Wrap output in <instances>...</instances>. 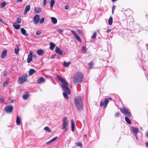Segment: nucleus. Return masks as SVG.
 I'll use <instances>...</instances> for the list:
<instances>
[{
	"instance_id": "nucleus-12",
	"label": "nucleus",
	"mask_w": 148,
	"mask_h": 148,
	"mask_svg": "<svg viewBox=\"0 0 148 148\" xmlns=\"http://www.w3.org/2000/svg\"><path fill=\"white\" fill-rule=\"evenodd\" d=\"M55 52L58 54L60 55H63V52L58 47H56L55 49Z\"/></svg>"
},
{
	"instance_id": "nucleus-64",
	"label": "nucleus",
	"mask_w": 148,
	"mask_h": 148,
	"mask_svg": "<svg viewBox=\"0 0 148 148\" xmlns=\"http://www.w3.org/2000/svg\"><path fill=\"white\" fill-rule=\"evenodd\" d=\"M13 100H12L11 101V103H13Z\"/></svg>"
},
{
	"instance_id": "nucleus-48",
	"label": "nucleus",
	"mask_w": 148,
	"mask_h": 148,
	"mask_svg": "<svg viewBox=\"0 0 148 148\" xmlns=\"http://www.w3.org/2000/svg\"><path fill=\"white\" fill-rule=\"evenodd\" d=\"M3 74H4V76H6L7 75V74H8L7 71H4Z\"/></svg>"
},
{
	"instance_id": "nucleus-38",
	"label": "nucleus",
	"mask_w": 148,
	"mask_h": 148,
	"mask_svg": "<svg viewBox=\"0 0 148 148\" xmlns=\"http://www.w3.org/2000/svg\"><path fill=\"white\" fill-rule=\"evenodd\" d=\"M75 37L80 42L81 41V38L77 34Z\"/></svg>"
},
{
	"instance_id": "nucleus-14",
	"label": "nucleus",
	"mask_w": 148,
	"mask_h": 148,
	"mask_svg": "<svg viewBox=\"0 0 148 148\" xmlns=\"http://www.w3.org/2000/svg\"><path fill=\"white\" fill-rule=\"evenodd\" d=\"M131 129L134 134L137 135L138 132V128L136 127H132Z\"/></svg>"
},
{
	"instance_id": "nucleus-42",
	"label": "nucleus",
	"mask_w": 148,
	"mask_h": 148,
	"mask_svg": "<svg viewBox=\"0 0 148 148\" xmlns=\"http://www.w3.org/2000/svg\"><path fill=\"white\" fill-rule=\"evenodd\" d=\"M89 65L90 67V68H91L92 67V66L93 65V64L92 63V62H91L89 63Z\"/></svg>"
},
{
	"instance_id": "nucleus-24",
	"label": "nucleus",
	"mask_w": 148,
	"mask_h": 148,
	"mask_svg": "<svg viewBox=\"0 0 148 148\" xmlns=\"http://www.w3.org/2000/svg\"><path fill=\"white\" fill-rule=\"evenodd\" d=\"M58 138V137H54L53 138H52V139H51V140H50L49 141L47 142V144H49L52 142H53L54 141H55L57 138Z\"/></svg>"
},
{
	"instance_id": "nucleus-7",
	"label": "nucleus",
	"mask_w": 148,
	"mask_h": 148,
	"mask_svg": "<svg viewBox=\"0 0 148 148\" xmlns=\"http://www.w3.org/2000/svg\"><path fill=\"white\" fill-rule=\"evenodd\" d=\"M121 111L125 115H126L129 117H130L131 116V114L129 111L125 108H122L120 109Z\"/></svg>"
},
{
	"instance_id": "nucleus-25",
	"label": "nucleus",
	"mask_w": 148,
	"mask_h": 148,
	"mask_svg": "<svg viewBox=\"0 0 148 148\" xmlns=\"http://www.w3.org/2000/svg\"><path fill=\"white\" fill-rule=\"evenodd\" d=\"M51 20L53 24H56L57 23V19L54 17H51Z\"/></svg>"
},
{
	"instance_id": "nucleus-15",
	"label": "nucleus",
	"mask_w": 148,
	"mask_h": 148,
	"mask_svg": "<svg viewBox=\"0 0 148 148\" xmlns=\"http://www.w3.org/2000/svg\"><path fill=\"white\" fill-rule=\"evenodd\" d=\"M45 81V79L43 77H40L37 80V83L38 84H40L41 83H43Z\"/></svg>"
},
{
	"instance_id": "nucleus-31",
	"label": "nucleus",
	"mask_w": 148,
	"mask_h": 148,
	"mask_svg": "<svg viewBox=\"0 0 148 148\" xmlns=\"http://www.w3.org/2000/svg\"><path fill=\"white\" fill-rule=\"evenodd\" d=\"M113 22V19L112 17H110L108 20V22L109 25H111L112 24Z\"/></svg>"
},
{
	"instance_id": "nucleus-19",
	"label": "nucleus",
	"mask_w": 148,
	"mask_h": 148,
	"mask_svg": "<svg viewBox=\"0 0 148 148\" xmlns=\"http://www.w3.org/2000/svg\"><path fill=\"white\" fill-rule=\"evenodd\" d=\"M7 53V51L6 50H4L2 52L1 54V58H4L6 56Z\"/></svg>"
},
{
	"instance_id": "nucleus-6",
	"label": "nucleus",
	"mask_w": 148,
	"mask_h": 148,
	"mask_svg": "<svg viewBox=\"0 0 148 148\" xmlns=\"http://www.w3.org/2000/svg\"><path fill=\"white\" fill-rule=\"evenodd\" d=\"M27 76V74H24L22 77H19L18 80V82L20 84H23L24 82H26Z\"/></svg>"
},
{
	"instance_id": "nucleus-53",
	"label": "nucleus",
	"mask_w": 148,
	"mask_h": 148,
	"mask_svg": "<svg viewBox=\"0 0 148 148\" xmlns=\"http://www.w3.org/2000/svg\"><path fill=\"white\" fill-rule=\"evenodd\" d=\"M82 48L83 50L84 51H86V48L84 46H83Z\"/></svg>"
},
{
	"instance_id": "nucleus-59",
	"label": "nucleus",
	"mask_w": 148,
	"mask_h": 148,
	"mask_svg": "<svg viewBox=\"0 0 148 148\" xmlns=\"http://www.w3.org/2000/svg\"><path fill=\"white\" fill-rule=\"evenodd\" d=\"M0 22L2 23L3 22V21L2 19L0 18Z\"/></svg>"
},
{
	"instance_id": "nucleus-23",
	"label": "nucleus",
	"mask_w": 148,
	"mask_h": 148,
	"mask_svg": "<svg viewBox=\"0 0 148 148\" xmlns=\"http://www.w3.org/2000/svg\"><path fill=\"white\" fill-rule=\"evenodd\" d=\"M71 130L73 132L74 130V123L73 120H71Z\"/></svg>"
},
{
	"instance_id": "nucleus-62",
	"label": "nucleus",
	"mask_w": 148,
	"mask_h": 148,
	"mask_svg": "<svg viewBox=\"0 0 148 148\" xmlns=\"http://www.w3.org/2000/svg\"><path fill=\"white\" fill-rule=\"evenodd\" d=\"M117 0H112V2H114L115 1H116Z\"/></svg>"
},
{
	"instance_id": "nucleus-54",
	"label": "nucleus",
	"mask_w": 148,
	"mask_h": 148,
	"mask_svg": "<svg viewBox=\"0 0 148 148\" xmlns=\"http://www.w3.org/2000/svg\"><path fill=\"white\" fill-rule=\"evenodd\" d=\"M32 57H33L34 58L36 59V56L35 54H32Z\"/></svg>"
},
{
	"instance_id": "nucleus-5",
	"label": "nucleus",
	"mask_w": 148,
	"mask_h": 148,
	"mask_svg": "<svg viewBox=\"0 0 148 148\" xmlns=\"http://www.w3.org/2000/svg\"><path fill=\"white\" fill-rule=\"evenodd\" d=\"M65 89L63 90L64 92H63V95L64 97L66 99H68L69 98L67 96V94H70L71 93V90L68 87H65Z\"/></svg>"
},
{
	"instance_id": "nucleus-45",
	"label": "nucleus",
	"mask_w": 148,
	"mask_h": 148,
	"mask_svg": "<svg viewBox=\"0 0 148 148\" xmlns=\"http://www.w3.org/2000/svg\"><path fill=\"white\" fill-rule=\"evenodd\" d=\"M36 34L37 35H40L41 34V32L40 31H37L36 32Z\"/></svg>"
},
{
	"instance_id": "nucleus-16",
	"label": "nucleus",
	"mask_w": 148,
	"mask_h": 148,
	"mask_svg": "<svg viewBox=\"0 0 148 148\" xmlns=\"http://www.w3.org/2000/svg\"><path fill=\"white\" fill-rule=\"evenodd\" d=\"M42 8L40 7H36L34 8V11L36 13H39L41 12Z\"/></svg>"
},
{
	"instance_id": "nucleus-29",
	"label": "nucleus",
	"mask_w": 148,
	"mask_h": 148,
	"mask_svg": "<svg viewBox=\"0 0 148 148\" xmlns=\"http://www.w3.org/2000/svg\"><path fill=\"white\" fill-rule=\"evenodd\" d=\"M16 123L18 125H20L21 123L20 118L18 116L16 117Z\"/></svg>"
},
{
	"instance_id": "nucleus-47",
	"label": "nucleus",
	"mask_w": 148,
	"mask_h": 148,
	"mask_svg": "<svg viewBox=\"0 0 148 148\" xmlns=\"http://www.w3.org/2000/svg\"><path fill=\"white\" fill-rule=\"evenodd\" d=\"M4 99L3 98H0V102H1L3 103L4 102Z\"/></svg>"
},
{
	"instance_id": "nucleus-37",
	"label": "nucleus",
	"mask_w": 148,
	"mask_h": 148,
	"mask_svg": "<svg viewBox=\"0 0 148 148\" xmlns=\"http://www.w3.org/2000/svg\"><path fill=\"white\" fill-rule=\"evenodd\" d=\"M97 35V32H94V34H93L92 36H91V38L92 39H94L95 38Z\"/></svg>"
},
{
	"instance_id": "nucleus-52",
	"label": "nucleus",
	"mask_w": 148,
	"mask_h": 148,
	"mask_svg": "<svg viewBox=\"0 0 148 148\" xmlns=\"http://www.w3.org/2000/svg\"><path fill=\"white\" fill-rule=\"evenodd\" d=\"M77 31L79 33H80L81 34H82L83 33L80 30L78 29Z\"/></svg>"
},
{
	"instance_id": "nucleus-32",
	"label": "nucleus",
	"mask_w": 148,
	"mask_h": 148,
	"mask_svg": "<svg viewBox=\"0 0 148 148\" xmlns=\"http://www.w3.org/2000/svg\"><path fill=\"white\" fill-rule=\"evenodd\" d=\"M29 97V95L27 94H25L23 96V97L24 99H28Z\"/></svg>"
},
{
	"instance_id": "nucleus-60",
	"label": "nucleus",
	"mask_w": 148,
	"mask_h": 148,
	"mask_svg": "<svg viewBox=\"0 0 148 148\" xmlns=\"http://www.w3.org/2000/svg\"><path fill=\"white\" fill-rule=\"evenodd\" d=\"M114 10H113V9H112V14H113Z\"/></svg>"
},
{
	"instance_id": "nucleus-21",
	"label": "nucleus",
	"mask_w": 148,
	"mask_h": 148,
	"mask_svg": "<svg viewBox=\"0 0 148 148\" xmlns=\"http://www.w3.org/2000/svg\"><path fill=\"white\" fill-rule=\"evenodd\" d=\"M71 63V62H66L64 61L63 63V66L64 67H68L69 66Z\"/></svg>"
},
{
	"instance_id": "nucleus-55",
	"label": "nucleus",
	"mask_w": 148,
	"mask_h": 148,
	"mask_svg": "<svg viewBox=\"0 0 148 148\" xmlns=\"http://www.w3.org/2000/svg\"><path fill=\"white\" fill-rule=\"evenodd\" d=\"M23 1V0H17L16 1V2L17 3L18 2H22Z\"/></svg>"
},
{
	"instance_id": "nucleus-27",
	"label": "nucleus",
	"mask_w": 148,
	"mask_h": 148,
	"mask_svg": "<svg viewBox=\"0 0 148 148\" xmlns=\"http://www.w3.org/2000/svg\"><path fill=\"white\" fill-rule=\"evenodd\" d=\"M125 119L126 122L129 124H131V121L128 117L125 116Z\"/></svg>"
},
{
	"instance_id": "nucleus-17",
	"label": "nucleus",
	"mask_w": 148,
	"mask_h": 148,
	"mask_svg": "<svg viewBox=\"0 0 148 148\" xmlns=\"http://www.w3.org/2000/svg\"><path fill=\"white\" fill-rule=\"evenodd\" d=\"M21 31L22 34L26 36H28V34L26 33V30L24 28H21Z\"/></svg>"
},
{
	"instance_id": "nucleus-3",
	"label": "nucleus",
	"mask_w": 148,
	"mask_h": 148,
	"mask_svg": "<svg viewBox=\"0 0 148 148\" xmlns=\"http://www.w3.org/2000/svg\"><path fill=\"white\" fill-rule=\"evenodd\" d=\"M62 129L64 131H66L69 127V121L66 117H64L62 120Z\"/></svg>"
},
{
	"instance_id": "nucleus-41",
	"label": "nucleus",
	"mask_w": 148,
	"mask_h": 148,
	"mask_svg": "<svg viewBox=\"0 0 148 148\" xmlns=\"http://www.w3.org/2000/svg\"><path fill=\"white\" fill-rule=\"evenodd\" d=\"M8 84V81H6L3 83V86L4 87H5Z\"/></svg>"
},
{
	"instance_id": "nucleus-30",
	"label": "nucleus",
	"mask_w": 148,
	"mask_h": 148,
	"mask_svg": "<svg viewBox=\"0 0 148 148\" xmlns=\"http://www.w3.org/2000/svg\"><path fill=\"white\" fill-rule=\"evenodd\" d=\"M13 26L14 28L15 29H18L20 28V26L18 24H13Z\"/></svg>"
},
{
	"instance_id": "nucleus-63",
	"label": "nucleus",
	"mask_w": 148,
	"mask_h": 148,
	"mask_svg": "<svg viewBox=\"0 0 148 148\" xmlns=\"http://www.w3.org/2000/svg\"><path fill=\"white\" fill-rule=\"evenodd\" d=\"M135 137L137 139H138V138H137V135H135Z\"/></svg>"
},
{
	"instance_id": "nucleus-39",
	"label": "nucleus",
	"mask_w": 148,
	"mask_h": 148,
	"mask_svg": "<svg viewBox=\"0 0 148 148\" xmlns=\"http://www.w3.org/2000/svg\"><path fill=\"white\" fill-rule=\"evenodd\" d=\"M21 20L20 18H17L16 20V22L17 23H21Z\"/></svg>"
},
{
	"instance_id": "nucleus-58",
	"label": "nucleus",
	"mask_w": 148,
	"mask_h": 148,
	"mask_svg": "<svg viewBox=\"0 0 148 148\" xmlns=\"http://www.w3.org/2000/svg\"><path fill=\"white\" fill-rule=\"evenodd\" d=\"M145 145H146V146L147 147H148V142H147L146 143Z\"/></svg>"
},
{
	"instance_id": "nucleus-35",
	"label": "nucleus",
	"mask_w": 148,
	"mask_h": 148,
	"mask_svg": "<svg viewBox=\"0 0 148 148\" xmlns=\"http://www.w3.org/2000/svg\"><path fill=\"white\" fill-rule=\"evenodd\" d=\"M45 18L43 17L40 20H39V22L40 24L42 23L44 21Z\"/></svg>"
},
{
	"instance_id": "nucleus-36",
	"label": "nucleus",
	"mask_w": 148,
	"mask_h": 148,
	"mask_svg": "<svg viewBox=\"0 0 148 148\" xmlns=\"http://www.w3.org/2000/svg\"><path fill=\"white\" fill-rule=\"evenodd\" d=\"M44 130L48 132H50L51 131V130L48 127H45L44 128Z\"/></svg>"
},
{
	"instance_id": "nucleus-49",
	"label": "nucleus",
	"mask_w": 148,
	"mask_h": 148,
	"mask_svg": "<svg viewBox=\"0 0 148 148\" xmlns=\"http://www.w3.org/2000/svg\"><path fill=\"white\" fill-rule=\"evenodd\" d=\"M55 55L53 54V55H51V58L53 59V58H55Z\"/></svg>"
},
{
	"instance_id": "nucleus-13",
	"label": "nucleus",
	"mask_w": 148,
	"mask_h": 148,
	"mask_svg": "<svg viewBox=\"0 0 148 148\" xmlns=\"http://www.w3.org/2000/svg\"><path fill=\"white\" fill-rule=\"evenodd\" d=\"M30 4L27 5L25 7V10L24 11V14L25 15L27 12L30 10Z\"/></svg>"
},
{
	"instance_id": "nucleus-46",
	"label": "nucleus",
	"mask_w": 148,
	"mask_h": 148,
	"mask_svg": "<svg viewBox=\"0 0 148 148\" xmlns=\"http://www.w3.org/2000/svg\"><path fill=\"white\" fill-rule=\"evenodd\" d=\"M69 6L68 5H66L65 6V9L68 10L69 9Z\"/></svg>"
},
{
	"instance_id": "nucleus-4",
	"label": "nucleus",
	"mask_w": 148,
	"mask_h": 148,
	"mask_svg": "<svg viewBox=\"0 0 148 148\" xmlns=\"http://www.w3.org/2000/svg\"><path fill=\"white\" fill-rule=\"evenodd\" d=\"M57 78L62 83L61 86L63 90L66 89L65 87H68V83L66 82L65 80L63 77H61L60 75H57Z\"/></svg>"
},
{
	"instance_id": "nucleus-50",
	"label": "nucleus",
	"mask_w": 148,
	"mask_h": 148,
	"mask_svg": "<svg viewBox=\"0 0 148 148\" xmlns=\"http://www.w3.org/2000/svg\"><path fill=\"white\" fill-rule=\"evenodd\" d=\"M120 115V113L119 112H117L115 116H119Z\"/></svg>"
},
{
	"instance_id": "nucleus-22",
	"label": "nucleus",
	"mask_w": 148,
	"mask_h": 148,
	"mask_svg": "<svg viewBox=\"0 0 148 148\" xmlns=\"http://www.w3.org/2000/svg\"><path fill=\"white\" fill-rule=\"evenodd\" d=\"M36 72V70L33 69H30L29 71V75H31Z\"/></svg>"
},
{
	"instance_id": "nucleus-18",
	"label": "nucleus",
	"mask_w": 148,
	"mask_h": 148,
	"mask_svg": "<svg viewBox=\"0 0 148 148\" xmlns=\"http://www.w3.org/2000/svg\"><path fill=\"white\" fill-rule=\"evenodd\" d=\"M37 53L38 55L42 56L44 54V52L42 49H39L37 50Z\"/></svg>"
},
{
	"instance_id": "nucleus-11",
	"label": "nucleus",
	"mask_w": 148,
	"mask_h": 148,
	"mask_svg": "<svg viewBox=\"0 0 148 148\" xmlns=\"http://www.w3.org/2000/svg\"><path fill=\"white\" fill-rule=\"evenodd\" d=\"M32 51L29 52L28 55L27 59V62L28 63H29L31 62L32 60Z\"/></svg>"
},
{
	"instance_id": "nucleus-61",
	"label": "nucleus",
	"mask_w": 148,
	"mask_h": 148,
	"mask_svg": "<svg viewBox=\"0 0 148 148\" xmlns=\"http://www.w3.org/2000/svg\"><path fill=\"white\" fill-rule=\"evenodd\" d=\"M84 137H86H86H87V135L86 134H85V135H84Z\"/></svg>"
},
{
	"instance_id": "nucleus-51",
	"label": "nucleus",
	"mask_w": 148,
	"mask_h": 148,
	"mask_svg": "<svg viewBox=\"0 0 148 148\" xmlns=\"http://www.w3.org/2000/svg\"><path fill=\"white\" fill-rule=\"evenodd\" d=\"M111 30H112V29H109L106 32L107 33H109L111 31Z\"/></svg>"
},
{
	"instance_id": "nucleus-26",
	"label": "nucleus",
	"mask_w": 148,
	"mask_h": 148,
	"mask_svg": "<svg viewBox=\"0 0 148 148\" xmlns=\"http://www.w3.org/2000/svg\"><path fill=\"white\" fill-rule=\"evenodd\" d=\"M54 0H51L50 4V7L51 9H52L55 3Z\"/></svg>"
},
{
	"instance_id": "nucleus-56",
	"label": "nucleus",
	"mask_w": 148,
	"mask_h": 148,
	"mask_svg": "<svg viewBox=\"0 0 148 148\" xmlns=\"http://www.w3.org/2000/svg\"><path fill=\"white\" fill-rule=\"evenodd\" d=\"M105 99H107L108 100H109V99H112V98L111 97H108L107 98H106Z\"/></svg>"
},
{
	"instance_id": "nucleus-57",
	"label": "nucleus",
	"mask_w": 148,
	"mask_h": 148,
	"mask_svg": "<svg viewBox=\"0 0 148 148\" xmlns=\"http://www.w3.org/2000/svg\"><path fill=\"white\" fill-rule=\"evenodd\" d=\"M116 8V6L115 5H114L113 6L112 8V9H113V10H114Z\"/></svg>"
},
{
	"instance_id": "nucleus-33",
	"label": "nucleus",
	"mask_w": 148,
	"mask_h": 148,
	"mask_svg": "<svg viewBox=\"0 0 148 148\" xmlns=\"http://www.w3.org/2000/svg\"><path fill=\"white\" fill-rule=\"evenodd\" d=\"M7 4V3L5 2H4L2 3H1V8H3Z\"/></svg>"
},
{
	"instance_id": "nucleus-10",
	"label": "nucleus",
	"mask_w": 148,
	"mask_h": 148,
	"mask_svg": "<svg viewBox=\"0 0 148 148\" xmlns=\"http://www.w3.org/2000/svg\"><path fill=\"white\" fill-rule=\"evenodd\" d=\"M108 102L109 100L107 99H105L104 101H101L100 102L101 107L103 106L104 108H106Z\"/></svg>"
},
{
	"instance_id": "nucleus-20",
	"label": "nucleus",
	"mask_w": 148,
	"mask_h": 148,
	"mask_svg": "<svg viewBox=\"0 0 148 148\" xmlns=\"http://www.w3.org/2000/svg\"><path fill=\"white\" fill-rule=\"evenodd\" d=\"M50 49L51 50H53L54 49V47L56 46V45L54 43L52 42H50Z\"/></svg>"
},
{
	"instance_id": "nucleus-8",
	"label": "nucleus",
	"mask_w": 148,
	"mask_h": 148,
	"mask_svg": "<svg viewBox=\"0 0 148 148\" xmlns=\"http://www.w3.org/2000/svg\"><path fill=\"white\" fill-rule=\"evenodd\" d=\"M13 106L11 105L6 106L4 108V110L7 113H12L13 111Z\"/></svg>"
},
{
	"instance_id": "nucleus-44",
	"label": "nucleus",
	"mask_w": 148,
	"mask_h": 148,
	"mask_svg": "<svg viewBox=\"0 0 148 148\" xmlns=\"http://www.w3.org/2000/svg\"><path fill=\"white\" fill-rule=\"evenodd\" d=\"M47 0H43V5L44 6H46V3H47Z\"/></svg>"
},
{
	"instance_id": "nucleus-28",
	"label": "nucleus",
	"mask_w": 148,
	"mask_h": 148,
	"mask_svg": "<svg viewBox=\"0 0 148 148\" xmlns=\"http://www.w3.org/2000/svg\"><path fill=\"white\" fill-rule=\"evenodd\" d=\"M19 51V49L18 47V45H16V47L14 49V53H15L17 54L18 53Z\"/></svg>"
},
{
	"instance_id": "nucleus-2",
	"label": "nucleus",
	"mask_w": 148,
	"mask_h": 148,
	"mask_svg": "<svg viewBox=\"0 0 148 148\" xmlns=\"http://www.w3.org/2000/svg\"><path fill=\"white\" fill-rule=\"evenodd\" d=\"M74 103L78 111H81L83 110L84 105L82 99L81 97L78 96L75 98Z\"/></svg>"
},
{
	"instance_id": "nucleus-40",
	"label": "nucleus",
	"mask_w": 148,
	"mask_h": 148,
	"mask_svg": "<svg viewBox=\"0 0 148 148\" xmlns=\"http://www.w3.org/2000/svg\"><path fill=\"white\" fill-rule=\"evenodd\" d=\"M71 32L75 36L77 35V34L73 30H71Z\"/></svg>"
},
{
	"instance_id": "nucleus-9",
	"label": "nucleus",
	"mask_w": 148,
	"mask_h": 148,
	"mask_svg": "<svg viewBox=\"0 0 148 148\" xmlns=\"http://www.w3.org/2000/svg\"><path fill=\"white\" fill-rule=\"evenodd\" d=\"M40 16L38 14L36 15L33 18V22L34 24L37 25L39 21Z\"/></svg>"
},
{
	"instance_id": "nucleus-34",
	"label": "nucleus",
	"mask_w": 148,
	"mask_h": 148,
	"mask_svg": "<svg viewBox=\"0 0 148 148\" xmlns=\"http://www.w3.org/2000/svg\"><path fill=\"white\" fill-rule=\"evenodd\" d=\"M75 145L76 146L78 147H82V145L81 143H75Z\"/></svg>"
},
{
	"instance_id": "nucleus-43",
	"label": "nucleus",
	"mask_w": 148,
	"mask_h": 148,
	"mask_svg": "<svg viewBox=\"0 0 148 148\" xmlns=\"http://www.w3.org/2000/svg\"><path fill=\"white\" fill-rule=\"evenodd\" d=\"M57 31L58 32L60 33H62L63 32V30L60 29H58L57 30Z\"/></svg>"
},
{
	"instance_id": "nucleus-1",
	"label": "nucleus",
	"mask_w": 148,
	"mask_h": 148,
	"mask_svg": "<svg viewBox=\"0 0 148 148\" xmlns=\"http://www.w3.org/2000/svg\"><path fill=\"white\" fill-rule=\"evenodd\" d=\"M83 75L80 72L75 73L73 77V81L74 84H77L81 83L83 81Z\"/></svg>"
}]
</instances>
